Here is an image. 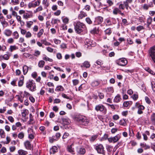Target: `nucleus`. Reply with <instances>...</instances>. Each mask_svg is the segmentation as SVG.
I'll return each mask as SVG.
<instances>
[{"mask_svg": "<svg viewBox=\"0 0 155 155\" xmlns=\"http://www.w3.org/2000/svg\"><path fill=\"white\" fill-rule=\"evenodd\" d=\"M72 118L82 125L87 126L89 123V120L87 117L80 114L74 115L72 116Z\"/></svg>", "mask_w": 155, "mask_h": 155, "instance_id": "1", "label": "nucleus"}, {"mask_svg": "<svg viewBox=\"0 0 155 155\" xmlns=\"http://www.w3.org/2000/svg\"><path fill=\"white\" fill-rule=\"evenodd\" d=\"M74 25L75 31L78 34H80L86 29L85 25L82 23L77 21L74 23Z\"/></svg>", "mask_w": 155, "mask_h": 155, "instance_id": "2", "label": "nucleus"}, {"mask_svg": "<svg viewBox=\"0 0 155 155\" xmlns=\"http://www.w3.org/2000/svg\"><path fill=\"white\" fill-rule=\"evenodd\" d=\"M26 87L31 91H34L36 90L35 84L32 80H29L26 83Z\"/></svg>", "mask_w": 155, "mask_h": 155, "instance_id": "3", "label": "nucleus"}, {"mask_svg": "<svg viewBox=\"0 0 155 155\" xmlns=\"http://www.w3.org/2000/svg\"><path fill=\"white\" fill-rule=\"evenodd\" d=\"M95 109L97 112H101L104 114H106L107 111V110L105 107L101 104L96 105Z\"/></svg>", "mask_w": 155, "mask_h": 155, "instance_id": "4", "label": "nucleus"}, {"mask_svg": "<svg viewBox=\"0 0 155 155\" xmlns=\"http://www.w3.org/2000/svg\"><path fill=\"white\" fill-rule=\"evenodd\" d=\"M85 46L88 49H91V47H94L96 45V43L91 40L88 39H86L85 41Z\"/></svg>", "mask_w": 155, "mask_h": 155, "instance_id": "5", "label": "nucleus"}, {"mask_svg": "<svg viewBox=\"0 0 155 155\" xmlns=\"http://www.w3.org/2000/svg\"><path fill=\"white\" fill-rule=\"evenodd\" d=\"M116 64L120 66H125L127 64V61L125 58H122L119 59L116 61Z\"/></svg>", "mask_w": 155, "mask_h": 155, "instance_id": "6", "label": "nucleus"}, {"mask_svg": "<svg viewBox=\"0 0 155 155\" xmlns=\"http://www.w3.org/2000/svg\"><path fill=\"white\" fill-rule=\"evenodd\" d=\"M150 56L153 62H155V46L151 47L149 51Z\"/></svg>", "mask_w": 155, "mask_h": 155, "instance_id": "7", "label": "nucleus"}, {"mask_svg": "<svg viewBox=\"0 0 155 155\" xmlns=\"http://www.w3.org/2000/svg\"><path fill=\"white\" fill-rule=\"evenodd\" d=\"M95 148L98 153L103 154L104 153V148L101 144L96 145Z\"/></svg>", "mask_w": 155, "mask_h": 155, "instance_id": "8", "label": "nucleus"}, {"mask_svg": "<svg viewBox=\"0 0 155 155\" xmlns=\"http://www.w3.org/2000/svg\"><path fill=\"white\" fill-rule=\"evenodd\" d=\"M120 138V135L119 134H117L114 137H111L108 138V140L110 142H113L114 143H115L117 142Z\"/></svg>", "mask_w": 155, "mask_h": 155, "instance_id": "9", "label": "nucleus"}, {"mask_svg": "<svg viewBox=\"0 0 155 155\" xmlns=\"http://www.w3.org/2000/svg\"><path fill=\"white\" fill-rule=\"evenodd\" d=\"M74 143H72L71 145H68L67 146V150L69 152L72 154H75V150L74 148L73 147Z\"/></svg>", "mask_w": 155, "mask_h": 155, "instance_id": "10", "label": "nucleus"}, {"mask_svg": "<svg viewBox=\"0 0 155 155\" xmlns=\"http://www.w3.org/2000/svg\"><path fill=\"white\" fill-rule=\"evenodd\" d=\"M24 145L25 148L27 150H32L33 149V146L28 141H26L24 143Z\"/></svg>", "mask_w": 155, "mask_h": 155, "instance_id": "11", "label": "nucleus"}, {"mask_svg": "<svg viewBox=\"0 0 155 155\" xmlns=\"http://www.w3.org/2000/svg\"><path fill=\"white\" fill-rule=\"evenodd\" d=\"M85 152V149L84 148L82 147L79 148L77 151L78 154L80 155L84 154Z\"/></svg>", "mask_w": 155, "mask_h": 155, "instance_id": "12", "label": "nucleus"}, {"mask_svg": "<svg viewBox=\"0 0 155 155\" xmlns=\"http://www.w3.org/2000/svg\"><path fill=\"white\" fill-rule=\"evenodd\" d=\"M28 12L30 13V14L27 13H26L24 14L23 15L24 18L27 19L32 16L33 13L31 11H29Z\"/></svg>", "mask_w": 155, "mask_h": 155, "instance_id": "13", "label": "nucleus"}, {"mask_svg": "<svg viewBox=\"0 0 155 155\" xmlns=\"http://www.w3.org/2000/svg\"><path fill=\"white\" fill-rule=\"evenodd\" d=\"M87 15L86 13L83 11H81L80 12V13L79 15L78 18L79 19H82L83 18L86 16Z\"/></svg>", "mask_w": 155, "mask_h": 155, "instance_id": "14", "label": "nucleus"}, {"mask_svg": "<svg viewBox=\"0 0 155 155\" xmlns=\"http://www.w3.org/2000/svg\"><path fill=\"white\" fill-rule=\"evenodd\" d=\"M3 33L6 36L9 37L11 35L12 31L9 29H6L4 31Z\"/></svg>", "mask_w": 155, "mask_h": 155, "instance_id": "15", "label": "nucleus"}, {"mask_svg": "<svg viewBox=\"0 0 155 155\" xmlns=\"http://www.w3.org/2000/svg\"><path fill=\"white\" fill-rule=\"evenodd\" d=\"M103 18L101 16H98L96 18L95 22L97 24H101L103 21Z\"/></svg>", "mask_w": 155, "mask_h": 155, "instance_id": "16", "label": "nucleus"}, {"mask_svg": "<svg viewBox=\"0 0 155 155\" xmlns=\"http://www.w3.org/2000/svg\"><path fill=\"white\" fill-rule=\"evenodd\" d=\"M18 152L19 155H26L28 153L27 151L22 149L19 150Z\"/></svg>", "mask_w": 155, "mask_h": 155, "instance_id": "17", "label": "nucleus"}, {"mask_svg": "<svg viewBox=\"0 0 155 155\" xmlns=\"http://www.w3.org/2000/svg\"><path fill=\"white\" fill-rule=\"evenodd\" d=\"M57 148L56 146H53L51 148L50 150V152L51 154H54L57 152Z\"/></svg>", "mask_w": 155, "mask_h": 155, "instance_id": "18", "label": "nucleus"}, {"mask_svg": "<svg viewBox=\"0 0 155 155\" xmlns=\"http://www.w3.org/2000/svg\"><path fill=\"white\" fill-rule=\"evenodd\" d=\"M62 120L64 124H69L71 122L70 120L68 118H63L62 119Z\"/></svg>", "mask_w": 155, "mask_h": 155, "instance_id": "19", "label": "nucleus"}, {"mask_svg": "<svg viewBox=\"0 0 155 155\" xmlns=\"http://www.w3.org/2000/svg\"><path fill=\"white\" fill-rule=\"evenodd\" d=\"M58 139L55 137V136H53L52 137H49V142L51 143H52L54 141H57Z\"/></svg>", "mask_w": 155, "mask_h": 155, "instance_id": "20", "label": "nucleus"}, {"mask_svg": "<svg viewBox=\"0 0 155 155\" xmlns=\"http://www.w3.org/2000/svg\"><path fill=\"white\" fill-rule=\"evenodd\" d=\"M121 99V98L120 97V95L118 94L115 97L114 99V102H115L118 103L120 101V100Z\"/></svg>", "mask_w": 155, "mask_h": 155, "instance_id": "21", "label": "nucleus"}, {"mask_svg": "<svg viewBox=\"0 0 155 155\" xmlns=\"http://www.w3.org/2000/svg\"><path fill=\"white\" fill-rule=\"evenodd\" d=\"M132 103V102L131 101H125L123 103V105L125 107H127L129 105H131Z\"/></svg>", "mask_w": 155, "mask_h": 155, "instance_id": "22", "label": "nucleus"}, {"mask_svg": "<svg viewBox=\"0 0 155 155\" xmlns=\"http://www.w3.org/2000/svg\"><path fill=\"white\" fill-rule=\"evenodd\" d=\"M41 42L42 44H44L45 45H51V43L46 41V39L45 38L43 40H41Z\"/></svg>", "mask_w": 155, "mask_h": 155, "instance_id": "23", "label": "nucleus"}, {"mask_svg": "<svg viewBox=\"0 0 155 155\" xmlns=\"http://www.w3.org/2000/svg\"><path fill=\"white\" fill-rule=\"evenodd\" d=\"M28 71V66L26 65H24L23 67V71L24 75L27 74Z\"/></svg>", "mask_w": 155, "mask_h": 155, "instance_id": "24", "label": "nucleus"}, {"mask_svg": "<svg viewBox=\"0 0 155 155\" xmlns=\"http://www.w3.org/2000/svg\"><path fill=\"white\" fill-rule=\"evenodd\" d=\"M64 88L61 86L60 85L58 86L55 89V91L59 92L63 91L64 90Z\"/></svg>", "mask_w": 155, "mask_h": 155, "instance_id": "25", "label": "nucleus"}, {"mask_svg": "<svg viewBox=\"0 0 155 155\" xmlns=\"http://www.w3.org/2000/svg\"><path fill=\"white\" fill-rule=\"evenodd\" d=\"M119 12H120V10L118 8H115L113 11V13L115 15H117Z\"/></svg>", "mask_w": 155, "mask_h": 155, "instance_id": "26", "label": "nucleus"}, {"mask_svg": "<svg viewBox=\"0 0 155 155\" xmlns=\"http://www.w3.org/2000/svg\"><path fill=\"white\" fill-rule=\"evenodd\" d=\"M0 136L1 138H4L5 136V133L2 129H0Z\"/></svg>", "mask_w": 155, "mask_h": 155, "instance_id": "27", "label": "nucleus"}, {"mask_svg": "<svg viewBox=\"0 0 155 155\" xmlns=\"http://www.w3.org/2000/svg\"><path fill=\"white\" fill-rule=\"evenodd\" d=\"M135 106L138 108L139 110H142L144 109V107L143 105L139 104L137 103H136Z\"/></svg>", "mask_w": 155, "mask_h": 155, "instance_id": "28", "label": "nucleus"}, {"mask_svg": "<svg viewBox=\"0 0 155 155\" xmlns=\"http://www.w3.org/2000/svg\"><path fill=\"white\" fill-rule=\"evenodd\" d=\"M106 91L107 92L111 93H113L114 91L113 88L112 87H107L106 89Z\"/></svg>", "mask_w": 155, "mask_h": 155, "instance_id": "29", "label": "nucleus"}, {"mask_svg": "<svg viewBox=\"0 0 155 155\" xmlns=\"http://www.w3.org/2000/svg\"><path fill=\"white\" fill-rule=\"evenodd\" d=\"M99 82L97 81H94L91 83V85L92 87H96L99 84Z\"/></svg>", "mask_w": 155, "mask_h": 155, "instance_id": "30", "label": "nucleus"}, {"mask_svg": "<svg viewBox=\"0 0 155 155\" xmlns=\"http://www.w3.org/2000/svg\"><path fill=\"white\" fill-rule=\"evenodd\" d=\"M44 32V30L43 29H41L40 30L39 32L37 33V36L38 38H40L41 36L43 35Z\"/></svg>", "mask_w": 155, "mask_h": 155, "instance_id": "31", "label": "nucleus"}, {"mask_svg": "<svg viewBox=\"0 0 155 155\" xmlns=\"http://www.w3.org/2000/svg\"><path fill=\"white\" fill-rule=\"evenodd\" d=\"M29 124H33L35 123V121L32 118V116L31 114H30V120L28 121Z\"/></svg>", "mask_w": 155, "mask_h": 155, "instance_id": "32", "label": "nucleus"}, {"mask_svg": "<svg viewBox=\"0 0 155 155\" xmlns=\"http://www.w3.org/2000/svg\"><path fill=\"white\" fill-rule=\"evenodd\" d=\"M83 66L86 68H88L90 67V64L88 61H85L83 63Z\"/></svg>", "mask_w": 155, "mask_h": 155, "instance_id": "33", "label": "nucleus"}, {"mask_svg": "<svg viewBox=\"0 0 155 155\" xmlns=\"http://www.w3.org/2000/svg\"><path fill=\"white\" fill-rule=\"evenodd\" d=\"M27 111L28 110L27 109L23 110H21V115L23 117H25L26 116L27 114Z\"/></svg>", "mask_w": 155, "mask_h": 155, "instance_id": "34", "label": "nucleus"}, {"mask_svg": "<svg viewBox=\"0 0 155 155\" xmlns=\"http://www.w3.org/2000/svg\"><path fill=\"white\" fill-rule=\"evenodd\" d=\"M151 120L153 124H155V113H153L151 115Z\"/></svg>", "mask_w": 155, "mask_h": 155, "instance_id": "35", "label": "nucleus"}, {"mask_svg": "<svg viewBox=\"0 0 155 155\" xmlns=\"http://www.w3.org/2000/svg\"><path fill=\"white\" fill-rule=\"evenodd\" d=\"M43 8L41 6H40L36 8L34 11V13H36L38 12L41 11L43 10Z\"/></svg>", "mask_w": 155, "mask_h": 155, "instance_id": "36", "label": "nucleus"}, {"mask_svg": "<svg viewBox=\"0 0 155 155\" xmlns=\"http://www.w3.org/2000/svg\"><path fill=\"white\" fill-rule=\"evenodd\" d=\"M104 32L106 35H110L112 32L111 29L110 28H107L104 31Z\"/></svg>", "mask_w": 155, "mask_h": 155, "instance_id": "37", "label": "nucleus"}, {"mask_svg": "<svg viewBox=\"0 0 155 155\" xmlns=\"http://www.w3.org/2000/svg\"><path fill=\"white\" fill-rule=\"evenodd\" d=\"M45 64V61L43 60L40 61L38 63V66L40 68H43Z\"/></svg>", "mask_w": 155, "mask_h": 155, "instance_id": "38", "label": "nucleus"}, {"mask_svg": "<svg viewBox=\"0 0 155 155\" xmlns=\"http://www.w3.org/2000/svg\"><path fill=\"white\" fill-rule=\"evenodd\" d=\"M43 59L45 60L46 61H48L50 62H52L53 61V60L52 59L49 58L45 55H44L43 57Z\"/></svg>", "mask_w": 155, "mask_h": 155, "instance_id": "39", "label": "nucleus"}, {"mask_svg": "<svg viewBox=\"0 0 155 155\" xmlns=\"http://www.w3.org/2000/svg\"><path fill=\"white\" fill-rule=\"evenodd\" d=\"M12 35L14 36V38L15 39H17L19 37V34L17 31L14 32L13 33Z\"/></svg>", "mask_w": 155, "mask_h": 155, "instance_id": "40", "label": "nucleus"}, {"mask_svg": "<svg viewBox=\"0 0 155 155\" xmlns=\"http://www.w3.org/2000/svg\"><path fill=\"white\" fill-rule=\"evenodd\" d=\"M98 136L97 135H95L92 136L91 137L90 139V140L91 142H94L97 137Z\"/></svg>", "mask_w": 155, "mask_h": 155, "instance_id": "41", "label": "nucleus"}, {"mask_svg": "<svg viewBox=\"0 0 155 155\" xmlns=\"http://www.w3.org/2000/svg\"><path fill=\"white\" fill-rule=\"evenodd\" d=\"M24 137V134L23 132H21L19 133L18 135V137L20 139H22Z\"/></svg>", "mask_w": 155, "mask_h": 155, "instance_id": "42", "label": "nucleus"}, {"mask_svg": "<svg viewBox=\"0 0 155 155\" xmlns=\"http://www.w3.org/2000/svg\"><path fill=\"white\" fill-rule=\"evenodd\" d=\"M62 21L65 24H68L69 21V19L67 17L63 18H62Z\"/></svg>", "mask_w": 155, "mask_h": 155, "instance_id": "43", "label": "nucleus"}, {"mask_svg": "<svg viewBox=\"0 0 155 155\" xmlns=\"http://www.w3.org/2000/svg\"><path fill=\"white\" fill-rule=\"evenodd\" d=\"M119 124L121 125H125L126 124L125 119H121L119 121Z\"/></svg>", "mask_w": 155, "mask_h": 155, "instance_id": "44", "label": "nucleus"}, {"mask_svg": "<svg viewBox=\"0 0 155 155\" xmlns=\"http://www.w3.org/2000/svg\"><path fill=\"white\" fill-rule=\"evenodd\" d=\"M17 48L15 45H11L10 46L9 48L11 52H12Z\"/></svg>", "mask_w": 155, "mask_h": 155, "instance_id": "45", "label": "nucleus"}, {"mask_svg": "<svg viewBox=\"0 0 155 155\" xmlns=\"http://www.w3.org/2000/svg\"><path fill=\"white\" fill-rule=\"evenodd\" d=\"M33 24V22L32 21H30L27 22L26 25L27 27L28 28H30L31 26Z\"/></svg>", "mask_w": 155, "mask_h": 155, "instance_id": "46", "label": "nucleus"}, {"mask_svg": "<svg viewBox=\"0 0 155 155\" xmlns=\"http://www.w3.org/2000/svg\"><path fill=\"white\" fill-rule=\"evenodd\" d=\"M1 23L3 27H7L8 25V23L5 20L1 21Z\"/></svg>", "mask_w": 155, "mask_h": 155, "instance_id": "47", "label": "nucleus"}, {"mask_svg": "<svg viewBox=\"0 0 155 155\" xmlns=\"http://www.w3.org/2000/svg\"><path fill=\"white\" fill-rule=\"evenodd\" d=\"M152 89L154 93L155 94V82L154 81H152L151 82Z\"/></svg>", "mask_w": 155, "mask_h": 155, "instance_id": "48", "label": "nucleus"}, {"mask_svg": "<svg viewBox=\"0 0 155 155\" xmlns=\"http://www.w3.org/2000/svg\"><path fill=\"white\" fill-rule=\"evenodd\" d=\"M41 54L40 51L38 50H35L34 55L36 57H38Z\"/></svg>", "mask_w": 155, "mask_h": 155, "instance_id": "49", "label": "nucleus"}, {"mask_svg": "<svg viewBox=\"0 0 155 155\" xmlns=\"http://www.w3.org/2000/svg\"><path fill=\"white\" fill-rule=\"evenodd\" d=\"M28 8H32V7H34L35 8V7L34 6V2H31L30 3H29L28 5Z\"/></svg>", "mask_w": 155, "mask_h": 155, "instance_id": "50", "label": "nucleus"}, {"mask_svg": "<svg viewBox=\"0 0 155 155\" xmlns=\"http://www.w3.org/2000/svg\"><path fill=\"white\" fill-rule=\"evenodd\" d=\"M125 4H120L119 5V8L120 10V9L124 10L125 8Z\"/></svg>", "mask_w": 155, "mask_h": 155, "instance_id": "51", "label": "nucleus"}, {"mask_svg": "<svg viewBox=\"0 0 155 155\" xmlns=\"http://www.w3.org/2000/svg\"><path fill=\"white\" fill-rule=\"evenodd\" d=\"M40 0H37L35 2H34V4L35 7L37 6H39L40 4Z\"/></svg>", "mask_w": 155, "mask_h": 155, "instance_id": "52", "label": "nucleus"}, {"mask_svg": "<svg viewBox=\"0 0 155 155\" xmlns=\"http://www.w3.org/2000/svg\"><path fill=\"white\" fill-rule=\"evenodd\" d=\"M85 20L86 22L89 24H91L92 23V22L91 19L89 17L85 19Z\"/></svg>", "mask_w": 155, "mask_h": 155, "instance_id": "53", "label": "nucleus"}, {"mask_svg": "<svg viewBox=\"0 0 155 155\" xmlns=\"http://www.w3.org/2000/svg\"><path fill=\"white\" fill-rule=\"evenodd\" d=\"M24 84V80H20L18 82V86L19 87H21Z\"/></svg>", "mask_w": 155, "mask_h": 155, "instance_id": "54", "label": "nucleus"}, {"mask_svg": "<svg viewBox=\"0 0 155 155\" xmlns=\"http://www.w3.org/2000/svg\"><path fill=\"white\" fill-rule=\"evenodd\" d=\"M2 56L3 57V59L6 60H8L9 59V57L10 56V55H8L7 54H5Z\"/></svg>", "mask_w": 155, "mask_h": 155, "instance_id": "55", "label": "nucleus"}, {"mask_svg": "<svg viewBox=\"0 0 155 155\" xmlns=\"http://www.w3.org/2000/svg\"><path fill=\"white\" fill-rule=\"evenodd\" d=\"M96 63L98 65H101L103 64V63L102 61L100 60H97L96 62Z\"/></svg>", "mask_w": 155, "mask_h": 155, "instance_id": "56", "label": "nucleus"}, {"mask_svg": "<svg viewBox=\"0 0 155 155\" xmlns=\"http://www.w3.org/2000/svg\"><path fill=\"white\" fill-rule=\"evenodd\" d=\"M11 2L14 5L18 4L19 3V0H12Z\"/></svg>", "mask_w": 155, "mask_h": 155, "instance_id": "57", "label": "nucleus"}, {"mask_svg": "<svg viewBox=\"0 0 155 155\" xmlns=\"http://www.w3.org/2000/svg\"><path fill=\"white\" fill-rule=\"evenodd\" d=\"M132 97L134 100H136L138 98V95L137 94H134L132 96Z\"/></svg>", "mask_w": 155, "mask_h": 155, "instance_id": "58", "label": "nucleus"}, {"mask_svg": "<svg viewBox=\"0 0 155 155\" xmlns=\"http://www.w3.org/2000/svg\"><path fill=\"white\" fill-rule=\"evenodd\" d=\"M25 37L26 38H30L32 35L30 31H28L26 33Z\"/></svg>", "mask_w": 155, "mask_h": 155, "instance_id": "59", "label": "nucleus"}, {"mask_svg": "<svg viewBox=\"0 0 155 155\" xmlns=\"http://www.w3.org/2000/svg\"><path fill=\"white\" fill-rule=\"evenodd\" d=\"M152 21V19L150 17L148 18L147 20V23L148 25H150Z\"/></svg>", "mask_w": 155, "mask_h": 155, "instance_id": "60", "label": "nucleus"}, {"mask_svg": "<svg viewBox=\"0 0 155 155\" xmlns=\"http://www.w3.org/2000/svg\"><path fill=\"white\" fill-rule=\"evenodd\" d=\"M119 116L118 115H117V114L114 115L113 116V119L114 120H118L119 119Z\"/></svg>", "mask_w": 155, "mask_h": 155, "instance_id": "61", "label": "nucleus"}, {"mask_svg": "<svg viewBox=\"0 0 155 155\" xmlns=\"http://www.w3.org/2000/svg\"><path fill=\"white\" fill-rule=\"evenodd\" d=\"M14 42V40L12 38H9L7 40V42L9 44H11Z\"/></svg>", "mask_w": 155, "mask_h": 155, "instance_id": "62", "label": "nucleus"}, {"mask_svg": "<svg viewBox=\"0 0 155 155\" xmlns=\"http://www.w3.org/2000/svg\"><path fill=\"white\" fill-rule=\"evenodd\" d=\"M16 149V147L15 146H12L9 147V150L11 152L14 151Z\"/></svg>", "mask_w": 155, "mask_h": 155, "instance_id": "63", "label": "nucleus"}, {"mask_svg": "<svg viewBox=\"0 0 155 155\" xmlns=\"http://www.w3.org/2000/svg\"><path fill=\"white\" fill-rule=\"evenodd\" d=\"M38 26L36 25H35L33 28V31L35 32L38 31Z\"/></svg>", "mask_w": 155, "mask_h": 155, "instance_id": "64", "label": "nucleus"}]
</instances>
